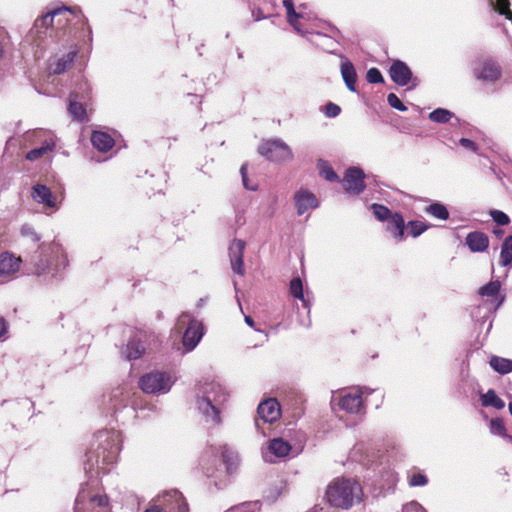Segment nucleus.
<instances>
[{
	"label": "nucleus",
	"mask_w": 512,
	"mask_h": 512,
	"mask_svg": "<svg viewBox=\"0 0 512 512\" xmlns=\"http://www.w3.org/2000/svg\"><path fill=\"white\" fill-rule=\"evenodd\" d=\"M121 434L117 430H100L94 435L90 450L86 453L84 469L87 474L110 471L118 460L121 450Z\"/></svg>",
	"instance_id": "f257e3e1"
},
{
	"label": "nucleus",
	"mask_w": 512,
	"mask_h": 512,
	"mask_svg": "<svg viewBox=\"0 0 512 512\" xmlns=\"http://www.w3.org/2000/svg\"><path fill=\"white\" fill-rule=\"evenodd\" d=\"M229 396L227 388L218 381H205L197 386L196 409L207 425L222 424L221 415Z\"/></svg>",
	"instance_id": "f03ea898"
},
{
	"label": "nucleus",
	"mask_w": 512,
	"mask_h": 512,
	"mask_svg": "<svg viewBox=\"0 0 512 512\" xmlns=\"http://www.w3.org/2000/svg\"><path fill=\"white\" fill-rule=\"evenodd\" d=\"M363 491L358 481L351 478L334 479L325 492L327 502L336 508L348 510L362 500Z\"/></svg>",
	"instance_id": "7ed1b4c3"
},
{
	"label": "nucleus",
	"mask_w": 512,
	"mask_h": 512,
	"mask_svg": "<svg viewBox=\"0 0 512 512\" xmlns=\"http://www.w3.org/2000/svg\"><path fill=\"white\" fill-rule=\"evenodd\" d=\"M97 485L96 479L81 485L75 499L74 512H110L108 498L96 491Z\"/></svg>",
	"instance_id": "20e7f679"
},
{
	"label": "nucleus",
	"mask_w": 512,
	"mask_h": 512,
	"mask_svg": "<svg viewBox=\"0 0 512 512\" xmlns=\"http://www.w3.org/2000/svg\"><path fill=\"white\" fill-rule=\"evenodd\" d=\"M137 392L128 384L120 385L112 389L107 395H104L103 403L107 411L117 418V414L122 409L131 405V409L135 412L139 407L136 404L135 397Z\"/></svg>",
	"instance_id": "39448f33"
},
{
	"label": "nucleus",
	"mask_w": 512,
	"mask_h": 512,
	"mask_svg": "<svg viewBox=\"0 0 512 512\" xmlns=\"http://www.w3.org/2000/svg\"><path fill=\"white\" fill-rule=\"evenodd\" d=\"M474 78L485 84H495L503 76L500 63L492 56L477 59L472 68Z\"/></svg>",
	"instance_id": "423d86ee"
},
{
	"label": "nucleus",
	"mask_w": 512,
	"mask_h": 512,
	"mask_svg": "<svg viewBox=\"0 0 512 512\" xmlns=\"http://www.w3.org/2000/svg\"><path fill=\"white\" fill-rule=\"evenodd\" d=\"M30 195L34 202L53 212L59 210L64 199L62 186H59L57 190L41 182H37L32 186Z\"/></svg>",
	"instance_id": "0eeeda50"
},
{
	"label": "nucleus",
	"mask_w": 512,
	"mask_h": 512,
	"mask_svg": "<svg viewBox=\"0 0 512 512\" xmlns=\"http://www.w3.org/2000/svg\"><path fill=\"white\" fill-rule=\"evenodd\" d=\"M175 379L166 372H151L140 377L139 388L147 394H166L170 391Z\"/></svg>",
	"instance_id": "6e6552de"
},
{
	"label": "nucleus",
	"mask_w": 512,
	"mask_h": 512,
	"mask_svg": "<svg viewBox=\"0 0 512 512\" xmlns=\"http://www.w3.org/2000/svg\"><path fill=\"white\" fill-rule=\"evenodd\" d=\"M67 12H72L70 8L60 7L48 11L46 14L38 17L32 28L29 31L28 37L37 45L40 46V41L47 35V31L51 28V25L55 18H58V22H61V16Z\"/></svg>",
	"instance_id": "1a4fd4ad"
},
{
	"label": "nucleus",
	"mask_w": 512,
	"mask_h": 512,
	"mask_svg": "<svg viewBox=\"0 0 512 512\" xmlns=\"http://www.w3.org/2000/svg\"><path fill=\"white\" fill-rule=\"evenodd\" d=\"M331 405L333 409L337 406L339 410L348 414L362 415L365 413L361 391L358 389L343 391L339 395H333Z\"/></svg>",
	"instance_id": "9d476101"
},
{
	"label": "nucleus",
	"mask_w": 512,
	"mask_h": 512,
	"mask_svg": "<svg viewBox=\"0 0 512 512\" xmlns=\"http://www.w3.org/2000/svg\"><path fill=\"white\" fill-rule=\"evenodd\" d=\"M258 152L272 162L282 163L293 159L292 150L281 139H272L262 142L258 147Z\"/></svg>",
	"instance_id": "9b49d317"
},
{
	"label": "nucleus",
	"mask_w": 512,
	"mask_h": 512,
	"mask_svg": "<svg viewBox=\"0 0 512 512\" xmlns=\"http://www.w3.org/2000/svg\"><path fill=\"white\" fill-rule=\"evenodd\" d=\"M188 322V326L184 331L182 343L186 351H192L200 342L204 335V329L201 322L191 319L190 315L183 313L178 318V325Z\"/></svg>",
	"instance_id": "f8f14e48"
},
{
	"label": "nucleus",
	"mask_w": 512,
	"mask_h": 512,
	"mask_svg": "<svg viewBox=\"0 0 512 512\" xmlns=\"http://www.w3.org/2000/svg\"><path fill=\"white\" fill-rule=\"evenodd\" d=\"M162 512H189V507L183 495L178 490L165 491L155 500Z\"/></svg>",
	"instance_id": "ddd939ff"
},
{
	"label": "nucleus",
	"mask_w": 512,
	"mask_h": 512,
	"mask_svg": "<svg viewBox=\"0 0 512 512\" xmlns=\"http://www.w3.org/2000/svg\"><path fill=\"white\" fill-rule=\"evenodd\" d=\"M364 178L365 174L361 168L350 167L345 172L342 186L347 193L359 195L366 187Z\"/></svg>",
	"instance_id": "4468645a"
},
{
	"label": "nucleus",
	"mask_w": 512,
	"mask_h": 512,
	"mask_svg": "<svg viewBox=\"0 0 512 512\" xmlns=\"http://www.w3.org/2000/svg\"><path fill=\"white\" fill-rule=\"evenodd\" d=\"M330 30L332 33L331 35L318 31H303L302 35L306 36L307 39L318 48L326 52L333 53L338 44L335 36L339 34V30L336 28H330Z\"/></svg>",
	"instance_id": "2eb2a0df"
},
{
	"label": "nucleus",
	"mask_w": 512,
	"mask_h": 512,
	"mask_svg": "<svg viewBox=\"0 0 512 512\" xmlns=\"http://www.w3.org/2000/svg\"><path fill=\"white\" fill-rule=\"evenodd\" d=\"M389 76L391 80L398 86H406L413 81V86L418 84V79L413 78L410 67L402 60H394L389 68Z\"/></svg>",
	"instance_id": "dca6fc26"
},
{
	"label": "nucleus",
	"mask_w": 512,
	"mask_h": 512,
	"mask_svg": "<svg viewBox=\"0 0 512 512\" xmlns=\"http://www.w3.org/2000/svg\"><path fill=\"white\" fill-rule=\"evenodd\" d=\"M294 205L299 216L316 209L319 201L316 195L307 189H299L294 194Z\"/></svg>",
	"instance_id": "f3484780"
},
{
	"label": "nucleus",
	"mask_w": 512,
	"mask_h": 512,
	"mask_svg": "<svg viewBox=\"0 0 512 512\" xmlns=\"http://www.w3.org/2000/svg\"><path fill=\"white\" fill-rule=\"evenodd\" d=\"M77 51L72 50L61 56L51 57L48 61V72L49 75H60L67 71L75 61Z\"/></svg>",
	"instance_id": "a211bd4d"
},
{
	"label": "nucleus",
	"mask_w": 512,
	"mask_h": 512,
	"mask_svg": "<svg viewBox=\"0 0 512 512\" xmlns=\"http://www.w3.org/2000/svg\"><path fill=\"white\" fill-rule=\"evenodd\" d=\"M259 419L265 423H273L281 415L280 405L276 399L270 398L262 401L257 408Z\"/></svg>",
	"instance_id": "6ab92c4d"
},
{
	"label": "nucleus",
	"mask_w": 512,
	"mask_h": 512,
	"mask_svg": "<svg viewBox=\"0 0 512 512\" xmlns=\"http://www.w3.org/2000/svg\"><path fill=\"white\" fill-rule=\"evenodd\" d=\"M245 245L246 244L243 240L235 239L229 246V257L232 270L239 275H244L245 273L243 262Z\"/></svg>",
	"instance_id": "aec40b11"
},
{
	"label": "nucleus",
	"mask_w": 512,
	"mask_h": 512,
	"mask_svg": "<svg viewBox=\"0 0 512 512\" xmlns=\"http://www.w3.org/2000/svg\"><path fill=\"white\" fill-rule=\"evenodd\" d=\"M292 447L288 441L282 438H274L270 441L268 446V452L264 453V459L267 462H274L275 458H284L289 455Z\"/></svg>",
	"instance_id": "412c9836"
},
{
	"label": "nucleus",
	"mask_w": 512,
	"mask_h": 512,
	"mask_svg": "<svg viewBox=\"0 0 512 512\" xmlns=\"http://www.w3.org/2000/svg\"><path fill=\"white\" fill-rule=\"evenodd\" d=\"M47 248L48 245H41L39 254L34 256L31 261L34 266V273L38 276L47 273L52 265V254Z\"/></svg>",
	"instance_id": "4be33fe9"
},
{
	"label": "nucleus",
	"mask_w": 512,
	"mask_h": 512,
	"mask_svg": "<svg viewBox=\"0 0 512 512\" xmlns=\"http://www.w3.org/2000/svg\"><path fill=\"white\" fill-rule=\"evenodd\" d=\"M465 243L473 253H481L489 247V237L481 231H473L467 234Z\"/></svg>",
	"instance_id": "5701e85b"
},
{
	"label": "nucleus",
	"mask_w": 512,
	"mask_h": 512,
	"mask_svg": "<svg viewBox=\"0 0 512 512\" xmlns=\"http://www.w3.org/2000/svg\"><path fill=\"white\" fill-rule=\"evenodd\" d=\"M386 222V230L393 236L396 242L403 241L405 238V221L402 214L395 212Z\"/></svg>",
	"instance_id": "b1692460"
},
{
	"label": "nucleus",
	"mask_w": 512,
	"mask_h": 512,
	"mask_svg": "<svg viewBox=\"0 0 512 512\" xmlns=\"http://www.w3.org/2000/svg\"><path fill=\"white\" fill-rule=\"evenodd\" d=\"M52 254V265L55 266V271L58 273L68 265L67 255L59 243L53 242L48 244V248Z\"/></svg>",
	"instance_id": "393cba45"
},
{
	"label": "nucleus",
	"mask_w": 512,
	"mask_h": 512,
	"mask_svg": "<svg viewBox=\"0 0 512 512\" xmlns=\"http://www.w3.org/2000/svg\"><path fill=\"white\" fill-rule=\"evenodd\" d=\"M340 71L347 89L356 92L357 73L354 65L349 60H345L341 63Z\"/></svg>",
	"instance_id": "a878e982"
},
{
	"label": "nucleus",
	"mask_w": 512,
	"mask_h": 512,
	"mask_svg": "<svg viewBox=\"0 0 512 512\" xmlns=\"http://www.w3.org/2000/svg\"><path fill=\"white\" fill-rule=\"evenodd\" d=\"M81 101L77 92L70 93L68 112L75 120L80 122L86 120V110Z\"/></svg>",
	"instance_id": "bb28decb"
},
{
	"label": "nucleus",
	"mask_w": 512,
	"mask_h": 512,
	"mask_svg": "<svg viewBox=\"0 0 512 512\" xmlns=\"http://www.w3.org/2000/svg\"><path fill=\"white\" fill-rule=\"evenodd\" d=\"M20 259L15 258L8 252L0 255V276H8L19 270Z\"/></svg>",
	"instance_id": "cd10ccee"
},
{
	"label": "nucleus",
	"mask_w": 512,
	"mask_h": 512,
	"mask_svg": "<svg viewBox=\"0 0 512 512\" xmlns=\"http://www.w3.org/2000/svg\"><path fill=\"white\" fill-rule=\"evenodd\" d=\"M92 145L101 152L109 151L115 144L114 139L106 132L94 131L91 136Z\"/></svg>",
	"instance_id": "c85d7f7f"
},
{
	"label": "nucleus",
	"mask_w": 512,
	"mask_h": 512,
	"mask_svg": "<svg viewBox=\"0 0 512 512\" xmlns=\"http://www.w3.org/2000/svg\"><path fill=\"white\" fill-rule=\"evenodd\" d=\"M283 5L287 12V21L294 28V30L303 34V30L300 27L298 20L304 17L302 12H296L293 0H284Z\"/></svg>",
	"instance_id": "c756f323"
},
{
	"label": "nucleus",
	"mask_w": 512,
	"mask_h": 512,
	"mask_svg": "<svg viewBox=\"0 0 512 512\" xmlns=\"http://www.w3.org/2000/svg\"><path fill=\"white\" fill-rule=\"evenodd\" d=\"M144 351L145 347L142 342L133 337L128 341L126 347L122 351V354L127 360H136L142 356Z\"/></svg>",
	"instance_id": "7c9ffc66"
},
{
	"label": "nucleus",
	"mask_w": 512,
	"mask_h": 512,
	"mask_svg": "<svg viewBox=\"0 0 512 512\" xmlns=\"http://www.w3.org/2000/svg\"><path fill=\"white\" fill-rule=\"evenodd\" d=\"M499 265L502 267H512V234L504 238L501 248Z\"/></svg>",
	"instance_id": "2f4dec72"
},
{
	"label": "nucleus",
	"mask_w": 512,
	"mask_h": 512,
	"mask_svg": "<svg viewBox=\"0 0 512 512\" xmlns=\"http://www.w3.org/2000/svg\"><path fill=\"white\" fill-rule=\"evenodd\" d=\"M290 294L296 298L302 301L303 307L307 309V313H310V302L305 299L304 291H303V283L300 277H294L290 281L289 286Z\"/></svg>",
	"instance_id": "473e14b6"
},
{
	"label": "nucleus",
	"mask_w": 512,
	"mask_h": 512,
	"mask_svg": "<svg viewBox=\"0 0 512 512\" xmlns=\"http://www.w3.org/2000/svg\"><path fill=\"white\" fill-rule=\"evenodd\" d=\"M481 404L484 407H493L501 410L505 407V402L496 394L493 389H489L485 394L480 397Z\"/></svg>",
	"instance_id": "72a5a7b5"
},
{
	"label": "nucleus",
	"mask_w": 512,
	"mask_h": 512,
	"mask_svg": "<svg viewBox=\"0 0 512 512\" xmlns=\"http://www.w3.org/2000/svg\"><path fill=\"white\" fill-rule=\"evenodd\" d=\"M55 146V143L52 139H45L39 147L31 149L26 154V159L29 161H35L41 158L43 155L51 152Z\"/></svg>",
	"instance_id": "f704fd0d"
},
{
	"label": "nucleus",
	"mask_w": 512,
	"mask_h": 512,
	"mask_svg": "<svg viewBox=\"0 0 512 512\" xmlns=\"http://www.w3.org/2000/svg\"><path fill=\"white\" fill-rule=\"evenodd\" d=\"M425 213L428 215L446 221L449 219L450 213L447 207L441 202H433L425 208Z\"/></svg>",
	"instance_id": "c9c22d12"
},
{
	"label": "nucleus",
	"mask_w": 512,
	"mask_h": 512,
	"mask_svg": "<svg viewBox=\"0 0 512 512\" xmlns=\"http://www.w3.org/2000/svg\"><path fill=\"white\" fill-rule=\"evenodd\" d=\"M493 370L500 374H508L512 372V360L499 356H492L489 362Z\"/></svg>",
	"instance_id": "e433bc0d"
},
{
	"label": "nucleus",
	"mask_w": 512,
	"mask_h": 512,
	"mask_svg": "<svg viewBox=\"0 0 512 512\" xmlns=\"http://www.w3.org/2000/svg\"><path fill=\"white\" fill-rule=\"evenodd\" d=\"M490 432L512 444V435L507 433L504 421L501 418H493L490 421Z\"/></svg>",
	"instance_id": "4c0bfd02"
},
{
	"label": "nucleus",
	"mask_w": 512,
	"mask_h": 512,
	"mask_svg": "<svg viewBox=\"0 0 512 512\" xmlns=\"http://www.w3.org/2000/svg\"><path fill=\"white\" fill-rule=\"evenodd\" d=\"M454 117V114L445 108H436L429 114V119L438 124L449 122Z\"/></svg>",
	"instance_id": "58836bf2"
},
{
	"label": "nucleus",
	"mask_w": 512,
	"mask_h": 512,
	"mask_svg": "<svg viewBox=\"0 0 512 512\" xmlns=\"http://www.w3.org/2000/svg\"><path fill=\"white\" fill-rule=\"evenodd\" d=\"M372 214L379 222H386L392 216V211L385 205L373 203L370 206Z\"/></svg>",
	"instance_id": "ea45409f"
},
{
	"label": "nucleus",
	"mask_w": 512,
	"mask_h": 512,
	"mask_svg": "<svg viewBox=\"0 0 512 512\" xmlns=\"http://www.w3.org/2000/svg\"><path fill=\"white\" fill-rule=\"evenodd\" d=\"M222 458L226 465V471L228 474H231L237 465V455L229 450L226 446L222 448Z\"/></svg>",
	"instance_id": "a19ab883"
},
{
	"label": "nucleus",
	"mask_w": 512,
	"mask_h": 512,
	"mask_svg": "<svg viewBox=\"0 0 512 512\" xmlns=\"http://www.w3.org/2000/svg\"><path fill=\"white\" fill-rule=\"evenodd\" d=\"M501 289L499 280L490 281L479 289V294L483 297H497Z\"/></svg>",
	"instance_id": "79ce46f5"
},
{
	"label": "nucleus",
	"mask_w": 512,
	"mask_h": 512,
	"mask_svg": "<svg viewBox=\"0 0 512 512\" xmlns=\"http://www.w3.org/2000/svg\"><path fill=\"white\" fill-rule=\"evenodd\" d=\"M318 167L320 170V175L327 181L335 182L339 180L337 173L334 171L332 166H330L327 162L320 160L318 163Z\"/></svg>",
	"instance_id": "37998d69"
},
{
	"label": "nucleus",
	"mask_w": 512,
	"mask_h": 512,
	"mask_svg": "<svg viewBox=\"0 0 512 512\" xmlns=\"http://www.w3.org/2000/svg\"><path fill=\"white\" fill-rule=\"evenodd\" d=\"M407 227L409 229V234L412 237L417 238L422 233H424L430 227V225L422 221L412 220L408 222Z\"/></svg>",
	"instance_id": "c03bdc74"
},
{
	"label": "nucleus",
	"mask_w": 512,
	"mask_h": 512,
	"mask_svg": "<svg viewBox=\"0 0 512 512\" xmlns=\"http://www.w3.org/2000/svg\"><path fill=\"white\" fill-rule=\"evenodd\" d=\"M260 510V503L255 502H244L242 504L233 506L225 512H258Z\"/></svg>",
	"instance_id": "a18cd8bd"
},
{
	"label": "nucleus",
	"mask_w": 512,
	"mask_h": 512,
	"mask_svg": "<svg viewBox=\"0 0 512 512\" xmlns=\"http://www.w3.org/2000/svg\"><path fill=\"white\" fill-rule=\"evenodd\" d=\"M366 79L370 84L384 83V77L378 68L372 67L367 71Z\"/></svg>",
	"instance_id": "49530a36"
},
{
	"label": "nucleus",
	"mask_w": 512,
	"mask_h": 512,
	"mask_svg": "<svg viewBox=\"0 0 512 512\" xmlns=\"http://www.w3.org/2000/svg\"><path fill=\"white\" fill-rule=\"evenodd\" d=\"M489 214L492 217L493 221L498 225L504 226L510 223L509 216L503 211L492 209L490 210Z\"/></svg>",
	"instance_id": "de8ad7c7"
},
{
	"label": "nucleus",
	"mask_w": 512,
	"mask_h": 512,
	"mask_svg": "<svg viewBox=\"0 0 512 512\" xmlns=\"http://www.w3.org/2000/svg\"><path fill=\"white\" fill-rule=\"evenodd\" d=\"M496 3L494 5V9L501 15H505L506 18L512 20V12L509 9V1L508 0H495Z\"/></svg>",
	"instance_id": "09e8293b"
},
{
	"label": "nucleus",
	"mask_w": 512,
	"mask_h": 512,
	"mask_svg": "<svg viewBox=\"0 0 512 512\" xmlns=\"http://www.w3.org/2000/svg\"><path fill=\"white\" fill-rule=\"evenodd\" d=\"M240 173L242 177V183L245 189L250 191H256L258 189V184L255 182H251L247 176V164H243L240 168Z\"/></svg>",
	"instance_id": "8fccbe9b"
},
{
	"label": "nucleus",
	"mask_w": 512,
	"mask_h": 512,
	"mask_svg": "<svg viewBox=\"0 0 512 512\" xmlns=\"http://www.w3.org/2000/svg\"><path fill=\"white\" fill-rule=\"evenodd\" d=\"M21 235L23 237H26L28 239H30L31 241H33L34 243H37L40 241L41 237L39 236V234L34 230V228L29 225V224H25L21 227Z\"/></svg>",
	"instance_id": "3c124183"
},
{
	"label": "nucleus",
	"mask_w": 512,
	"mask_h": 512,
	"mask_svg": "<svg viewBox=\"0 0 512 512\" xmlns=\"http://www.w3.org/2000/svg\"><path fill=\"white\" fill-rule=\"evenodd\" d=\"M387 102L392 108L398 111L405 112L408 109L395 93L388 94Z\"/></svg>",
	"instance_id": "603ef678"
},
{
	"label": "nucleus",
	"mask_w": 512,
	"mask_h": 512,
	"mask_svg": "<svg viewBox=\"0 0 512 512\" xmlns=\"http://www.w3.org/2000/svg\"><path fill=\"white\" fill-rule=\"evenodd\" d=\"M408 483L411 487L425 486L428 483V478L423 473H414L409 477Z\"/></svg>",
	"instance_id": "864d4df0"
},
{
	"label": "nucleus",
	"mask_w": 512,
	"mask_h": 512,
	"mask_svg": "<svg viewBox=\"0 0 512 512\" xmlns=\"http://www.w3.org/2000/svg\"><path fill=\"white\" fill-rule=\"evenodd\" d=\"M324 113L328 118H335L341 113V108L339 105L329 102L325 105Z\"/></svg>",
	"instance_id": "5fc2aeb1"
},
{
	"label": "nucleus",
	"mask_w": 512,
	"mask_h": 512,
	"mask_svg": "<svg viewBox=\"0 0 512 512\" xmlns=\"http://www.w3.org/2000/svg\"><path fill=\"white\" fill-rule=\"evenodd\" d=\"M91 88L87 81H82L78 84V90H75L74 92H77L79 94V98L83 101L89 99Z\"/></svg>",
	"instance_id": "6e6d98bb"
},
{
	"label": "nucleus",
	"mask_w": 512,
	"mask_h": 512,
	"mask_svg": "<svg viewBox=\"0 0 512 512\" xmlns=\"http://www.w3.org/2000/svg\"><path fill=\"white\" fill-rule=\"evenodd\" d=\"M402 512H426V510L418 502L411 501L403 506Z\"/></svg>",
	"instance_id": "4d7b16f0"
},
{
	"label": "nucleus",
	"mask_w": 512,
	"mask_h": 512,
	"mask_svg": "<svg viewBox=\"0 0 512 512\" xmlns=\"http://www.w3.org/2000/svg\"><path fill=\"white\" fill-rule=\"evenodd\" d=\"M459 144H460L463 148H465V149H469V150H471V151H473V152H475V153H476V152H477V150H478V147H477L476 143H475L474 141H472V140L468 139V138H461V139L459 140Z\"/></svg>",
	"instance_id": "13d9d810"
},
{
	"label": "nucleus",
	"mask_w": 512,
	"mask_h": 512,
	"mask_svg": "<svg viewBox=\"0 0 512 512\" xmlns=\"http://www.w3.org/2000/svg\"><path fill=\"white\" fill-rule=\"evenodd\" d=\"M7 323L3 318H0V339L7 333Z\"/></svg>",
	"instance_id": "bf43d9fd"
},
{
	"label": "nucleus",
	"mask_w": 512,
	"mask_h": 512,
	"mask_svg": "<svg viewBox=\"0 0 512 512\" xmlns=\"http://www.w3.org/2000/svg\"><path fill=\"white\" fill-rule=\"evenodd\" d=\"M252 17L254 18L255 21H260L265 18L261 9L253 10Z\"/></svg>",
	"instance_id": "052dcab7"
},
{
	"label": "nucleus",
	"mask_w": 512,
	"mask_h": 512,
	"mask_svg": "<svg viewBox=\"0 0 512 512\" xmlns=\"http://www.w3.org/2000/svg\"><path fill=\"white\" fill-rule=\"evenodd\" d=\"M492 233H493V234H494V236H495L496 238H498V239H501V238L503 237V235H504V231H503V229H501V228H494V229L492 230Z\"/></svg>",
	"instance_id": "680f3d73"
},
{
	"label": "nucleus",
	"mask_w": 512,
	"mask_h": 512,
	"mask_svg": "<svg viewBox=\"0 0 512 512\" xmlns=\"http://www.w3.org/2000/svg\"><path fill=\"white\" fill-rule=\"evenodd\" d=\"M245 323L248 326L254 328L257 331H259V329L255 328V322H254V320H253V318L251 316H245Z\"/></svg>",
	"instance_id": "e2e57ef3"
},
{
	"label": "nucleus",
	"mask_w": 512,
	"mask_h": 512,
	"mask_svg": "<svg viewBox=\"0 0 512 512\" xmlns=\"http://www.w3.org/2000/svg\"><path fill=\"white\" fill-rule=\"evenodd\" d=\"M145 512H162V510H160V508L153 504L150 508L146 509Z\"/></svg>",
	"instance_id": "0e129e2a"
},
{
	"label": "nucleus",
	"mask_w": 512,
	"mask_h": 512,
	"mask_svg": "<svg viewBox=\"0 0 512 512\" xmlns=\"http://www.w3.org/2000/svg\"><path fill=\"white\" fill-rule=\"evenodd\" d=\"M208 301V297H204V298H200L198 303H197V307H203Z\"/></svg>",
	"instance_id": "69168bd1"
},
{
	"label": "nucleus",
	"mask_w": 512,
	"mask_h": 512,
	"mask_svg": "<svg viewBox=\"0 0 512 512\" xmlns=\"http://www.w3.org/2000/svg\"><path fill=\"white\" fill-rule=\"evenodd\" d=\"M255 426H256L257 430L260 431L261 427H260L259 419L255 420Z\"/></svg>",
	"instance_id": "338daca9"
},
{
	"label": "nucleus",
	"mask_w": 512,
	"mask_h": 512,
	"mask_svg": "<svg viewBox=\"0 0 512 512\" xmlns=\"http://www.w3.org/2000/svg\"><path fill=\"white\" fill-rule=\"evenodd\" d=\"M508 409H509V412L512 416V401L508 404Z\"/></svg>",
	"instance_id": "774afa93"
}]
</instances>
